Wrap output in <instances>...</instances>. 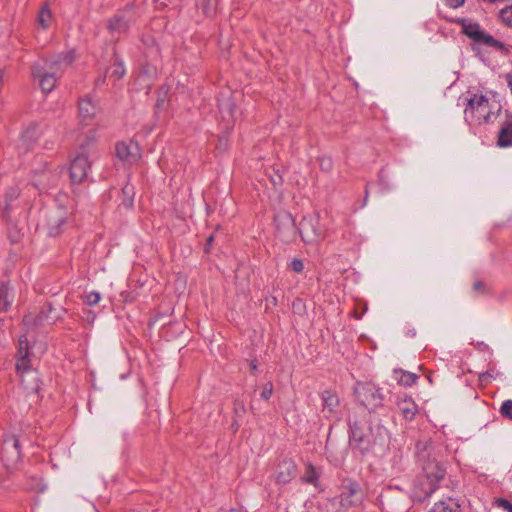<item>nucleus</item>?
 Returning a JSON list of instances; mask_svg holds the SVG:
<instances>
[{"instance_id":"nucleus-34","label":"nucleus","mask_w":512,"mask_h":512,"mask_svg":"<svg viewBox=\"0 0 512 512\" xmlns=\"http://www.w3.org/2000/svg\"><path fill=\"white\" fill-rule=\"evenodd\" d=\"M246 411L247 410L244 402L240 399H235L233 402V417L242 419L246 414Z\"/></svg>"},{"instance_id":"nucleus-12","label":"nucleus","mask_w":512,"mask_h":512,"mask_svg":"<svg viewBox=\"0 0 512 512\" xmlns=\"http://www.w3.org/2000/svg\"><path fill=\"white\" fill-rule=\"evenodd\" d=\"M298 234L305 243L318 241L323 236L318 218L311 215L303 216L297 227Z\"/></svg>"},{"instance_id":"nucleus-41","label":"nucleus","mask_w":512,"mask_h":512,"mask_svg":"<svg viewBox=\"0 0 512 512\" xmlns=\"http://www.w3.org/2000/svg\"><path fill=\"white\" fill-rule=\"evenodd\" d=\"M273 394V384L272 382H267L262 389L261 398L264 400H269Z\"/></svg>"},{"instance_id":"nucleus-45","label":"nucleus","mask_w":512,"mask_h":512,"mask_svg":"<svg viewBox=\"0 0 512 512\" xmlns=\"http://www.w3.org/2000/svg\"><path fill=\"white\" fill-rule=\"evenodd\" d=\"M473 291L475 293L484 294V293H486V287L482 281L478 280V281H475L473 284Z\"/></svg>"},{"instance_id":"nucleus-52","label":"nucleus","mask_w":512,"mask_h":512,"mask_svg":"<svg viewBox=\"0 0 512 512\" xmlns=\"http://www.w3.org/2000/svg\"><path fill=\"white\" fill-rule=\"evenodd\" d=\"M250 369L252 372H256L257 371V361L256 360H252L250 362Z\"/></svg>"},{"instance_id":"nucleus-4","label":"nucleus","mask_w":512,"mask_h":512,"mask_svg":"<svg viewBox=\"0 0 512 512\" xmlns=\"http://www.w3.org/2000/svg\"><path fill=\"white\" fill-rule=\"evenodd\" d=\"M457 23L461 25L462 33L474 42L473 51H478V46H485L507 52L506 45L483 30L479 23L471 22L466 18L459 19Z\"/></svg>"},{"instance_id":"nucleus-50","label":"nucleus","mask_w":512,"mask_h":512,"mask_svg":"<svg viewBox=\"0 0 512 512\" xmlns=\"http://www.w3.org/2000/svg\"><path fill=\"white\" fill-rule=\"evenodd\" d=\"M239 420H240L239 418H234L233 417V420H232V423H231V430H232L233 433H236L239 430L240 426H241Z\"/></svg>"},{"instance_id":"nucleus-56","label":"nucleus","mask_w":512,"mask_h":512,"mask_svg":"<svg viewBox=\"0 0 512 512\" xmlns=\"http://www.w3.org/2000/svg\"><path fill=\"white\" fill-rule=\"evenodd\" d=\"M363 313H364V312H362L361 314H359V313H357V312H354V314H353V315H354V318H355V319H357V320L361 319V317H362Z\"/></svg>"},{"instance_id":"nucleus-19","label":"nucleus","mask_w":512,"mask_h":512,"mask_svg":"<svg viewBox=\"0 0 512 512\" xmlns=\"http://www.w3.org/2000/svg\"><path fill=\"white\" fill-rule=\"evenodd\" d=\"M297 473V465L291 459H284L278 466L276 482L278 484L289 483Z\"/></svg>"},{"instance_id":"nucleus-60","label":"nucleus","mask_w":512,"mask_h":512,"mask_svg":"<svg viewBox=\"0 0 512 512\" xmlns=\"http://www.w3.org/2000/svg\"><path fill=\"white\" fill-rule=\"evenodd\" d=\"M230 512H235L234 510H231Z\"/></svg>"},{"instance_id":"nucleus-54","label":"nucleus","mask_w":512,"mask_h":512,"mask_svg":"<svg viewBox=\"0 0 512 512\" xmlns=\"http://www.w3.org/2000/svg\"><path fill=\"white\" fill-rule=\"evenodd\" d=\"M224 105H225V107H227L229 109L230 113L232 114L233 103L231 101H229V102L225 103Z\"/></svg>"},{"instance_id":"nucleus-23","label":"nucleus","mask_w":512,"mask_h":512,"mask_svg":"<svg viewBox=\"0 0 512 512\" xmlns=\"http://www.w3.org/2000/svg\"><path fill=\"white\" fill-rule=\"evenodd\" d=\"M397 406L405 420H413L418 412V406L415 401L406 395L403 398H398Z\"/></svg>"},{"instance_id":"nucleus-24","label":"nucleus","mask_w":512,"mask_h":512,"mask_svg":"<svg viewBox=\"0 0 512 512\" xmlns=\"http://www.w3.org/2000/svg\"><path fill=\"white\" fill-rule=\"evenodd\" d=\"M20 195V189L18 186H10L4 195V206L2 209V218L9 220L12 210V202L15 201Z\"/></svg>"},{"instance_id":"nucleus-37","label":"nucleus","mask_w":512,"mask_h":512,"mask_svg":"<svg viewBox=\"0 0 512 512\" xmlns=\"http://www.w3.org/2000/svg\"><path fill=\"white\" fill-rule=\"evenodd\" d=\"M502 417L512 419V400H505L499 410Z\"/></svg>"},{"instance_id":"nucleus-11","label":"nucleus","mask_w":512,"mask_h":512,"mask_svg":"<svg viewBox=\"0 0 512 512\" xmlns=\"http://www.w3.org/2000/svg\"><path fill=\"white\" fill-rule=\"evenodd\" d=\"M344 491L340 494V505L344 508H350L363 503L365 492L359 482L353 479H347L343 485Z\"/></svg>"},{"instance_id":"nucleus-43","label":"nucleus","mask_w":512,"mask_h":512,"mask_svg":"<svg viewBox=\"0 0 512 512\" xmlns=\"http://www.w3.org/2000/svg\"><path fill=\"white\" fill-rule=\"evenodd\" d=\"M101 296L98 292H91L86 296V301L90 306H94L99 303Z\"/></svg>"},{"instance_id":"nucleus-30","label":"nucleus","mask_w":512,"mask_h":512,"mask_svg":"<svg viewBox=\"0 0 512 512\" xmlns=\"http://www.w3.org/2000/svg\"><path fill=\"white\" fill-rule=\"evenodd\" d=\"M52 310H53L52 304L49 302L45 303L41 307L39 314L34 319V324L41 325L44 321L48 320L50 318L49 314L51 313Z\"/></svg>"},{"instance_id":"nucleus-13","label":"nucleus","mask_w":512,"mask_h":512,"mask_svg":"<svg viewBox=\"0 0 512 512\" xmlns=\"http://www.w3.org/2000/svg\"><path fill=\"white\" fill-rule=\"evenodd\" d=\"M16 371L21 376V383L26 390L38 393L40 386L35 373L31 369L30 356L16 358Z\"/></svg>"},{"instance_id":"nucleus-9","label":"nucleus","mask_w":512,"mask_h":512,"mask_svg":"<svg viewBox=\"0 0 512 512\" xmlns=\"http://www.w3.org/2000/svg\"><path fill=\"white\" fill-rule=\"evenodd\" d=\"M1 459L6 467H12L22 459L20 440L15 434L5 436L1 449Z\"/></svg>"},{"instance_id":"nucleus-48","label":"nucleus","mask_w":512,"mask_h":512,"mask_svg":"<svg viewBox=\"0 0 512 512\" xmlns=\"http://www.w3.org/2000/svg\"><path fill=\"white\" fill-rule=\"evenodd\" d=\"M214 241V235H210L207 239H206V244L204 246V252L205 253H209L211 251V245Z\"/></svg>"},{"instance_id":"nucleus-38","label":"nucleus","mask_w":512,"mask_h":512,"mask_svg":"<svg viewBox=\"0 0 512 512\" xmlns=\"http://www.w3.org/2000/svg\"><path fill=\"white\" fill-rule=\"evenodd\" d=\"M320 169L324 172H329L333 168V161L331 157L322 156L318 158Z\"/></svg>"},{"instance_id":"nucleus-47","label":"nucleus","mask_w":512,"mask_h":512,"mask_svg":"<svg viewBox=\"0 0 512 512\" xmlns=\"http://www.w3.org/2000/svg\"><path fill=\"white\" fill-rule=\"evenodd\" d=\"M465 0H447L448 6L452 8H459L464 4Z\"/></svg>"},{"instance_id":"nucleus-59","label":"nucleus","mask_w":512,"mask_h":512,"mask_svg":"<svg viewBox=\"0 0 512 512\" xmlns=\"http://www.w3.org/2000/svg\"><path fill=\"white\" fill-rule=\"evenodd\" d=\"M24 322H25V323H29V316H25V317H24Z\"/></svg>"},{"instance_id":"nucleus-21","label":"nucleus","mask_w":512,"mask_h":512,"mask_svg":"<svg viewBox=\"0 0 512 512\" xmlns=\"http://www.w3.org/2000/svg\"><path fill=\"white\" fill-rule=\"evenodd\" d=\"M79 117L83 124H89L98 111L97 105L92 102L90 97H85L79 101Z\"/></svg>"},{"instance_id":"nucleus-44","label":"nucleus","mask_w":512,"mask_h":512,"mask_svg":"<svg viewBox=\"0 0 512 512\" xmlns=\"http://www.w3.org/2000/svg\"><path fill=\"white\" fill-rule=\"evenodd\" d=\"M196 6L201 9L205 15L210 13L209 0H196Z\"/></svg>"},{"instance_id":"nucleus-53","label":"nucleus","mask_w":512,"mask_h":512,"mask_svg":"<svg viewBox=\"0 0 512 512\" xmlns=\"http://www.w3.org/2000/svg\"><path fill=\"white\" fill-rule=\"evenodd\" d=\"M106 81V75H104L103 77H100L96 80V85H101V84H104Z\"/></svg>"},{"instance_id":"nucleus-36","label":"nucleus","mask_w":512,"mask_h":512,"mask_svg":"<svg viewBox=\"0 0 512 512\" xmlns=\"http://www.w3.org/2000/svg\"><path fill=\"white\" fill-rule=\"evenodd\" d=\"M500 375V372L495 369H489L479 375V381L485 385L489 384L493 378Z\"/></svg>"},{"instance_id":"nucleus-55","label":"nucleus","mask_w":512,"mask_h":512,"mask_svg":"<svg viewBox=\"0 0 512 512\" xmlns=\"http://www.w3.org/2000/svg\"><path fill=\"white\" fill-rule=\"evenodd\" d=\"M368 196H369V189H368V185H366L365 187V198H364V204L366 203L367 199H368Z\"/></svg>"},{"instance_id":"nucleus-57","label":"nucleus","mask_w":512,"mask_h":512,"mask_svg":"<svg viewBox=\"0 0 512 512\" xmlns=\"http://www.w3.org/2000/svg\"><path fill=\"white\" fill-rule=\"evenodd\" d=\"M163 104H164V100H163V99H158V100H157V103H156V106L159 108V107H161Z\"/></svg>"},{"instance_id":"nucleus-61","label":"nucleus","mask_w":512,"mask_h":512,"mask_svg":"<svg viewBox=\"0 0 512 512\" xmlns=\"http://www.w3.org/2000/svg\"><path fill=\"white\" fill-rule=\"evenodd\" d=\"M286 512H288V511H286Z\"/></svg>"},{"instance_id":"nucleus-20","label":"nucleus","mask_w":512,"mask_h":512,"mask_svg":"<svg viewBox=\"0 0 512 512\" xmlns=\"http://www.w3.org/2000/svg\"><path fill=\"white\" fill-rule=\"evenodd\" d=\"M66 217L62 211L50 213L47 216V233L50 237H57L63 231V226L66 224Z\"/></svg>"},{"instance_id":"nucleus-8","label":"nucleus","mask_w":512,"mask_h":512,"mask_svg":"<svg viewBox=\"0 0 512 512\" xmlns=\"http://www.w3.org/2000/svg\"><path fill=\"white\" fill-rule=\"evenodd\" d=\"M277 236L283 242H293L297 237V226L292 214L288 211H280L274 217Z\"/></svg>"},{"instance_id":"nucleus-7","label":"nucleus","mask_w":512,"mask_h":512,"mask_svg":"<svg viewBox=\"0 0 512 512\" xmlns=\"http://www.w3.org/2000/svg\"><path fill=\"white\" fill-rule=\"evenodd\" d=\"M355 397L360 405L369 412L383 407L384 395L382 389L371 382L357 383L354 388Z\"/></svg>"},{"instance_id":"nucleus-18","label":"nucleus","mask_w":512,"mask_h":512,"mask_svg":"<svg viewBox=\"0 0 512 512\" xmlns=\"http://www.w3.org/2000/svg\"><path fill=\"white\" fill-rule=\"evenodd\" d=\"M320 397L322 399V412L326 418H329L336 413L340 405V399L337 393L330 389L322 391Z\"/></svg>"},{"instance_id":"nucleus-42","label":"nucleus","mask_w":512,"mask_h":512,"mask_svg":"<svg viewBox=\"0 0 512 512\" xmlns=\"http://www.w3.org/2000/svg\"><path fill=\"white\" fill-rule=\"evenodd\" d=\"M430 512H452V509L444 501H439L434 504Z\"/></svg>"},{"instance_id":"nucleus-31","label":"nucleus","mask_w":512,"mask_h":512,"mask_svg":"<svg viewBox=\"0 0 512 512\" xmlns=\"http://www.w3.org/2000/svg\"><path fill=\"white\" fill-rule=\"evenodd\" d=\"M30 356L29 342L25 335H22L18 340V351L16 358Z\"/></svg>"},{"instance_id":"nucleus-35","label":"nucleus","mask_w":512,"mask_h":512,"mask_svg":"<svg viewBox=\"0 0 512 512\" xmlns=\"http://www.w3.org/2000/svg\"><path fill=\"white\" fill-rule=\"evenodd\" d=\"M499 18L505 25L512 27V4L499 11Z\"/></svg>"},{"instance_id":"nucleus-15","label":"nucleus","mask_w":512,"mask_h":512,"mask_svg":"<svg viewBox=\"0 0 512 512\" xmlns=\"http://www.w3.org/2000/svg\"><path fill=\"white\" fill-rule=\"evenodd\" d=\"M115 150L117 158L128 163H135L141 157L140 149L136 142H118Z\"/></svg>"},{"instance_id":"nucleus-27","label":"nucleus","mask_w":512,"mask_h":512,"mask_svg":"<svg viewBox=\"0 0 512 512\" xmlns=\"http://www.w3.org/2000/svg\"><path fill=\"white\" fill-rule=\"evenodd\" d=\"M9 291L8 284L0 281V312L6 311L11 305L12 300L10 299Z\"/></svg>"},{"instance_id":"nucleus-5","label":"nucleus","mask_w":512,"mask_h":512,"mask_svg":"<svg viewBox=\"0 0 512 512\" xmlns=\"http://www.w3.org/2000/svg\"><path fill=\"white\" fill-rule=\"evenodd\" d=\"M432 446L431 442L418 441L416 443V457L422 463V468L425 473V480L439 486V483L446 476V468L435 459L429 460L428 449Z\"/></svg>"},{"instance_id":"nucleus-33","label":"nucleus","mask_w":512,"mask_h":512,"mask_svg":"<svg viewBox=\"0 0 512 512\" xmlns=\"http://www.w3.org/2000/svg\"><path fill=\"white\" fill-rule=\"evenodd\" d=\"M74 59H75L74 52L73 51H69V52L60 54L56 58H52L50 60L51 61H61L62 62V67L64 68V71H65L66 68L73 63Z\"/></svg>"},{"instance_id":"nucleus-3","label":"nucleus","mask_w":512,"mask_h":512,"mask_svg":"<svg viewBox=\"0 0 512 512\" xmlns=\"http://www.w3.org/2000/svg\"><path fill=\"white\" fill-rule=\"evenodd\" d=\"M31 73L33 78L38 80L41 90L44 93H49L63 75L64 68L61 61L41 59L32 65Z\"/></svg>"},{"instance_id":"nucleus-16","label":"nucleus","mask_w":512,"mask_h":512,"mask_svg":"<svg viewBox=\"0 0 512 512\" xmlns=\"http://www.w3.org/2000/svg\"><path fill=\"white\" fill-rule=\"evenodd\" d=\"M497 145L501 148L512 147V112L505 110V120L497 135Z\"/></svg>"},{"instance_id":"nucleus-14","label":"nucleus","mask_w":512,"mask_h":512,"mask_svg":"<svg viewBox=\"0 0 512 512\" xmlns=\"http://www.w3.org/2000/svg\"><path fill=\"white\" fill-rule=\"evenodd\" d=\"M60 180V172L50 169L35 170L31 183L39 191L46 193L50 189L55 188Z\"/></svg>"},{"instance_id":"nucleus-25","label":"nucleus","mask_w":512,"mask_h":512,"mask_svg":"<svg viewBox=\"0 0 512 512\" xmlns=\"http://www.w3.org/2000/svg\"><path fill=\"white\" fill-rule=\"evenodd\" d=\"M393 377L399 385L406 387L412 386L418 379V376L415 373L402 369H395L393 371Z\"/></svg>"},{"instance_id":"nucleus-22","label":"nucleus","mask_w":512,"mask_h":512,"mask_svg":"<svg viewBox=\"0 0 512 512\" xmlns=\"http://www.w3.org/2000/svg\"><path fill=\"white\" fill-rule=\"evenodd\" d=\"M438 489V485L431 484L426 480L419 481L413 490V499L417 502H424L429 499L432 494Z\"/></svg>"},{"instance_id":"nucleus-17","label":"nucleus","mask_w":512,"mask_h":512,"mask_svg":"<svg viewBox=\"0 0 512 512\" xmlns=\"http://www.w3.org/2000/svg\"><path fill=\"white\" fill-rule=\"evenodd\" d=\"M39 137L38 128L32 124L22 131L19 139L18 150L20 153L30 151Z\"/></svg>"},{"instance_id":"nucleus-39","label":"nucleus","mask_w":512,"mask_h":512,"mask_svg":"<svg viewBox=\"0 0 512 512\" xmlns=\"http://www.w3.org/2000/svg\"><path fill=\"white\" fill-rule=\"evenodd\" d=\"M289 268L294 271L295 273H301L304 270V263L299 258H294L290 264Z\"/></svg>"},{"instance_id":"nucleus-28","label":"nucleus","mask_w":512,"mask_h":512,"mask_svg":"<svg viewBox=\"0 0 512 512\" xmlns=\"http://www.w3.org/2000/svg\"><path fill=\"white\" fill-rule=\"evenodd\" d=\"M52 17L51 10L48 4H45L39 11L38 15V23L43 28L46 29L49 27L50 20Z\"/></svg>"},{"instance_id":"nucleus-2","label":"nucleus","mask_w":512,"mask_h":512,"mask_svg":"<svg viewBox=\"0 0 512 512\" xmlns=\"http://www.w3.org/2000/svg\"><path fill=\"white\" fill-rule=\"evenodd\" d=\"M464 105V121L469 126L493 124L502 112L500 102L491 101L482 93L467 91Z\"/></svg>"},{"instance_id":"nucleus-58","label":"nucleus","mask_w":512,"mask_h":512,"mask_svg":"<svg viewBox=\"0 0 512 512\" xmlns=\"http://www.w3.org/2000/svg\"><path fill=\"white\" fill-rule=\"evenodd\" d=\"M53 145H54V143H53V142H50V143H49V142H46V144H45V148H47V149H52V148H53Z\"/></svg>"},{"instance_id":"nucleus-1","label":"nucleus","mask_w":512,"mask_h":512,"mask_svg":"<svg viewBox=\"0 0 512 512\" xmlns=\"http://www.w3.org/2000/svg\"><path fill=\"white\" fill-rule=\"evenodd\" d=\"M386 429L383 426H373L365 414H356L348 418V438L352 450L361 456L375 453L385 442Z\"/></svg>"},{"instance_id":"nucleus-49","label":"nucleus","mask_w":512,"mask_h":512,"mask_svg":"<svg viewBox=\"0 0 512 512\" xmlns=\"http://www.w3.org/2000/svg\"><path fill=\"white\" fill-rule=\"evenodd\" d=\"M122 205L126 208V209H130L133 207V197H124L123 201H122Z\"/></svg>"},{"instance_id":"nucleus-29","label":"nucleus","mask_w":512,"mask_h":512,"mask_svg":"<svg viewBox=\"0 0 512 512\" xmlns=\"http://www.w3.org/2000/svg\"><path fill=\"white\" fill-rule=\"evenodd\" d=\"M5 221L7 222V225H8V228H7L8 229V237H9L11 243H13V244L18 243L22 237L21 230L17 227V225L12 223L11 218L9 220H5Z\"/></svg>"},{"instance_id":"nucleus-46","label":"nucleus","mask_w":512,"mask_h":512,"mask_svg":"<svg viewBox=\"0 0 512 512\" xmlns=\"http://www.w3.org/2000/svg\"><path fill=\"white\" fill-rule=\"evenodd\" d=\"M122 193L124 197H134V187L131 184H126L122 188Z\"/></svg>"},{"instance_id":"nucleus-32","label":"nucleus","mask_w":512,"mask_h":512,"mask_svg":"<svg viewBox=\"0 0 512 512\" xmlns=\"http://www.w3.org/2000/svg\"><path fill=\"white\" fill-rule=\"evenodd\" d=\"M126 73V69L122 60L116 59L115 63L112 66V71L110 73V77L119 80L124 77Z\"/></svg>"},{"instance_id":"nucleus-40","label":"nucleus","mask_w":512,"mask_h":512,"mask_svg":"<svg viewBox=\"0 0 512 512\" xmlns=\"http://www.w3.org/2000/svg\"><path fill=\"white\" fill-rule=\"evenodd\" d=\"M495 505L507 512H512V503L505 498H497L495 500Z\"/></svg>"},{"instance_id":"nucleus-51","label":"nucleus","mask_w":512,"mask_h":512,"mask_svg":"<svg viewBox=\"0 0 512 512\" xmlns=\"http://www.w3.org/2000/svg\"><path fill=\"white\" fill-rule=\"evenodd\" d=\"M271 180L274 185L282 184L283 182L282 176L279 174H277L275 177H272Z\"/></svg>"},{"instance_id":"nucleus-10","label":"nucleus","mask_w":512,"mask_h":512,"mask_svg":"<svg viewBox=\"0 0 512 512\" xmlns=\"http://www.w3.org/2000/svg\"><path fill=\"white\" fill-rule=\"evenodd\" d=\"M136 18L135 5L129 3L108 20L107 27L111 32L124 33L136 21Z\"/></svg>"},{"instance_id":"nucleus-6","label":"nucleus","mask_w":512,"mask_h":512,"mask_svg":"<svg viewBox=\"0 0 512 512\" xmlns=\"http://www.w3.org/2000/svg\"><path fill=\"white\" fill-rule=\"evenodd\" d=\"M93 141V138L87 139L86 143L80 145L79 152L71 159L68 172L72 186L82 184L88 178V173L91 170L89 146Z\"/></svg>"},{"instance_id":"nucleus-26","label":"nucleus","mask_w":512,"mask_h":512,"mask_svg":"<svg viewBox=\"0 0 512 512\" xmlns=\"http://www.w3.org/2000/svg\"><path fill=\"white\" fill-rule=\"evenodd\" d=\"M301 481L305 484L313 485L314 487H317L319 484V474L316 471L315 466L308 462L305 467V474L301 478Z\"/></svg>"}]
</instances>
